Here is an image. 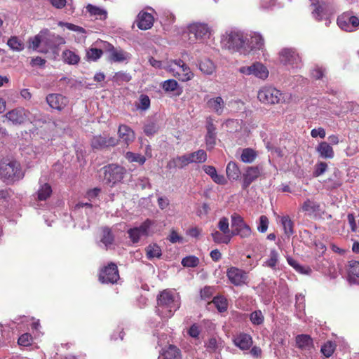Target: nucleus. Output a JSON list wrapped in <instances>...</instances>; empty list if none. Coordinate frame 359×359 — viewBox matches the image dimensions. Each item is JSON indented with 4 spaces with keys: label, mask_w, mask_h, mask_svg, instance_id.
Segmentation results:
<instances>
[{
    "label": "nucleus",
    "mask_w": 359,
    "mask_h": 359,
    "mask_svg": "<svg viewBox=\"0 0 359 359\" xmlns=\"http://www.w3.org/2000/svg\"><path fill=\"white\" fill-rule=\"evenodd\" d=\"M149 62L152 67L157 69H165L172 76L177 78L182 82L189 81L194 76V74L190 67L181 59L168 61L164 65L161 61L157 60L152 57L149 58Z\"/></svg>",
    "instance_id": "1"
},
{
    "label": "nucleus",
    "mask_w": 359,
    "mask_h": 359,
    "mask_svg": "<svg viewBox=\"0 0 359 359\" xmlns=\"http://www.w3.org/2000/svg\"><path fill=\"white\" fill-rule=\"evenodd\" d=\"M248 34L240 31L226 32L221 39L223 48L233 53L238 52L243 55H248Z\"/></svg>",
    "instance_id": "2"
},
{
    "label": "nucleus",
    "mask_w": 359,
    "mask_h": 359,
    "mask_svg": "<svg viewBox=\"0 0 359 359\" xmlns=\"http://www.w3.org/2000/svg\"><path fill=\"white\" fill-rule=\"evenodd\" d=\"M180 304L178 293H160L157 297V312L163 318H170Z\"/></svg>",
    "instance_id": "3"
},
{
    "label": "nucleus",
    "mask_w": 359,
    "mask_h": 359,
    "mask_svg": "<svg viewBox=\"0 0 359 359\" xmlns=\"http://www.w3.org/2000/svg\"><path fill=\"white\" fill-rule=\"evenodd\" d=\"M257 98L264 104H275L289 102L291 95L288 93H282L273 87L264 86L259 90Z\"/></svg>",
    "instance_id": "4"
},
{
    "label": "nucleus",
    "mask_w": 359,
    "mask_h": 359,
    "mask_svg": "<svg viewBox=\"0 0 359 359\" xmlns=\"http://www.w3.org/2000/svg\"><path fill=\"white\" fill-rule=\"evenodd\" d=\"M24 176L20 163L14 160L6 159L0 163V178L5 182H13Z\"/></svg>",
    "instance_id": "5"
},
{
    "label": "nucleus",
    "mask_w": 359,
    "mask_h": 359,
    "mask_svg": "<svg viewBox=\"0 0 359 359\" xmlns=\"http://www.w3.org/2000/svg\"><path fill=\"white\" fill-rule=\"evenodd\" d=\"M210 33L211 30L208 24L195 22L187 25L183 37H187L190 43H194L198 40L201 41L209 38Z\"/></svg>",
    "instance_id": "6"
},
{
    "label": "nucleus",
    "mask_w": 359,
    "mask_h": 359,
    "mask_svg": "<svg viewBox=\"0 0 359 359\" xmlns=\"http://www.w3.org/2000/svg\"><path fill=\"white\" fill-rule=\"evenodd\" d=\"M278 60L281 65L291 69L300 67L302 63L299 53L291 48L281 49L278 53Z\"/></svg>",
    "instance_id": "7"
},
{
    "label": "nucleus",
    "mask_w": 359,
    "mask_h": 359,
    "mask_svg": "<svg viewBox=\"0 0 359 359\" xmlns=\"http://www.w3.org/2000/svg\"><path fill=\"white\" fill-rule=\"evenodd\" d=\"M238 72L243 76H253L261 80H266L269 75L267 67L261 62H255L249 66H241Z\"/></svg>",
    "instance_id": "8"
},
{
    "label": "nucleus",
    "mask_w": 359,
    "mask_h": 359,
    "mask_svg": "<svg viewBox=\"0 0 359 359\" xmlns=\"http://www.w3.org/2000/svg\"><path fill=\"white\" fill-rule=\"evenodd\" d=\"M126 172V170L116 164H109L100 170V175H104V180L107 183L113 184L121 182Z\"/></svg>",
    "instance_id": "9"
},
{
    "label": "nucleus",
    "mask_w": 359,
    "mask_h": 359,
    "mask_svg": "<svg viewBox=\"0 0 359 359\" xmlns=\"http://www.w3.org/2000/svg\"><path fill=\"white\" fill-rule=\"evenodd\" d=\"M51 39H57L59 44H64L65 43L62 37L58 35H52L48 29H43L29 40V48L34 50H38L41 44L50 46L49 41H50Z\"/></svg>",
    "instance_id": "10"
},
{
    "label": "nucleus",
    "mask_w": 359,
    "mask_h": 359,
    "mask_svg": "<svg viewBox=\"0 0 359 359\" xmlns=\"http://www.w3.org/2000/svg\"><path fill=\"white\" fill-rule=\"evenodd\" d=\"M337 23L341 30L353 32L359 27V18L349 12H345L337 18Z\"/></svg>",
    "instance_id": "11"
},
{
    "label": "nucleus",
    "mask_w": 359,
    "mask_h": 359,
    "mask_svg": "<svg viewBox=\"0 0 359 359\" xmlns=\"http://www.w3.org/2000/svg\"><path fill=\"white\" fill-rule=\"evenodd\" d=\"M153 222L150 219L145 220L139 226L128 230V237L133 243H137L142 237H147L150 235V228Z\"/></svg>",
    "instance_id": "12"
},
{
    "label": "nucleus",
    "mask_w": 359,
    "mask_h": 359,
    "mask_svg": "<svg viewBox=\"0 0 359 359\" xmlns=\"http://www.w3.org/2000/svg\"><path fill=\"white\" fill-rule=\"evenodd\" d=\"M226 276L231 283L236 286H241L248 283V273L244 270L231 266L226 270Z\"/></svg>",
    "instance_id": "13"
},
{
    "label": "nucleus",
    "mask_w": 359,
    "mask_h": 359,
    "mask_svg": "<svg viewBox=\"0 0 359 359\" xmlns=\"http://www.w3.org/2000/svg\"><path fill=\"white\" fill-rule=\"evenodd\" d=\"M119 279V274L117 266L115 264L111 263L100 270L99 280L102 283H114Z\"/></svg>",
    "instance_id": "14"
},
{
    "label": "nucleus",
    "mask_w": 359,
    "mask_h": 359,
    "mask_svg": "<svg viewBox=\"0 0 359 359\" xmlns=\"http://www.w3.org/2000/svg\"><path fill=\"white\" fill-rule=\"evenodd\" d=\"M101 43L103 44V47L107 48L109 60L111 62H123L128 61L131 57V55L129 53L121 48H115L104 41H102Z\"/></svg>",
    "instance_id": "15"
},
{
    "label": "nucleus",
    "mask_w": 359,
    "mask_h": 359,
    "mask_svg": "<svg viewBox=\"0 0 359 359\" xmlns=\"http://www.w3.org/2000/svg\"><path fill=\"white\" fill-rule=\"evenodd\" d=\"M29 112L23 107H18L8 111L5 117L13 125H21L28 121Z\"/></svg>",
    "instance_id": "16"
},
{
    "label": "nucleus",
    "mask_w": 359,
    "mask_h": 359,
    "mask_svg": "<svg viewBox=\"0 0 359 359\" xmlns=\"http://www.w3.org/2000/svg\"><path fill=\"white\" fill-rule=\"evenodd\" d=\"M247 46L248 48V55L252 52L262 50L264 48V39L263 36L259 32H252L248 34Z\"/></svg>",
    "instance_id": "17"
},
{
    "label": "nucleus",
    "mask_w": 359,
    "mask_h": 359,
    "mask_svg": "<svg viewBox=\"0 0 359 359\" xmlns=\"http://www.w3.org/2000/svg\"><path fill=\"white\" fill-rule=\"evenodd\" d=\"M46 102L51 108L58 111L62 110L69 102L68 99L60 94H49Z\"/></svg>",
    "instance_id": "18"
},
{
    "label": "nucleus",
    "mask_w": 359,
    "mask_h": 359,
    "mask_svg": "<svg viewBox=\"0 0 359 359\" xmlns=\"http://www.w3.org/2000/svg\"><path fill=\"white\" fill-rule=\"evenodd\" d=\"M302 210L310 217H316L323 212L320 204L314 201L307 199L302 205Z\"/></svg>",
    "instance_id": "19"
},
{
    "label": "nucleus",
    "mask_w": 359,
    "mask_h": 359,
    "mask_svg": "<svg viewBox=\"0 0 359 359\" xmlns=\"http://www.w3.org/2000/svg\"><path fill=\"white\" fill-rule=\"evenodd\" d=\"M118 143V140L113 137L95 136L91 141V145L94 149H103L108 147H114Z\"/></svg>",
    "instance_id": "20"
},
{
    "label": "nucleus",
    "mask_w": 359,
    "mask_h": 359,
    "mask_svg": "<svg viewBox=\"0 0 359 359\" xmlns=\"http://www.w3.org/2000/svg\"><path fill=\"white\" fill-rule=\"evenodd\" d=\"M208 108L217 115H222L226 109V104L223 98L220 96L211 97L207 101Z\"/></svg>",
    "instance_id": "21"
},
{
    "label": "nucleus",
    "mask_w": 359,
    "mask_h": 359,
    "mask_svg": "<svg viewBox=\"0 0 359 359\" xmlns=\"http://www.w3.org/2000/svg\"><path fill=\"white\" fill-rule=\"evenodd\" d=\"M118 135L121 142L128 146L135 139L134 131L126 125H121L118 130Z\"/></svg>",
    "instance_id": "22"
},
{
    "label": "nucleus",
    "mask_w": 359,
    "mask_h": 359,
    "mask_svg": "<svg viewBox=\"0 0 359 359\" xmlns=\"http://www.w3.org/2000/svg\"><path fill=\"white\" fill-rule=\"evenodd\" d=\"M313 11L312 16L317 20H322L323 17L327 15L328 6L323 1H316L311 4Z\"/></svg>",
    "instance_id": "23"
},
{
    "label": "nucleus",
    "mask_w": 359,
    "mask_h": 359,
    "mask_svg": "<svg viewBox=\"0 0 359 359\" xmlns=\"http://www.w3.org/2000/svg\"><path fill=\"white\" fill-rule=\"evenodd\" d=\"M153 15L147 12L142 11L137 15V27L142 30L150 29L154 24Z\"/></svg>",
    "instance_id": "24"
},
{
    "label": "nucleus",
    "mask_w": 359,
    "mask_h": 359,
    "mask_svg": "<svg viewBox=\"0 0 359 359\" xmlns=\"http://www.w3.org/2000/svg\"><path fill=\"white\" fill-rule=\"evenodd\" d=\"M86 10L90 17L96 20H104L107 18L108 13L104 8L89 4L86 6Z\"/></svg>",
    "instance_id": "25"
},
{
    "label": "nucleus",
    "mask_w": 359,
    "mask_h": 359,
    "mask_svg": "<svg viewBox=\"0 0 359 359\" xmlns=\"http://www.w3.org/2000/svg\"><path fill=\"white\" fill-rule=\"evenodd\" d=\"M347 267L349 282L359 284V262L349 261Z\"/></svg>",
    "instance_id": "26"
},
{
    "label": "nucleus",
    "mask_w": 359,
    "mask_h": 359,
    "mask_svg": "<svg viewBox=\"0 0 359 359\" xmlns=\"http://www.w3.org/2000/svg\"><path fill=\"white\" fill-rule=\"evenodd\" d=\"M296 344L299 348L306 351H310L314 347L313 339L308 334L297 335L296 337Z\"/></svg>",
    "instance_id": "27"
},
{
    "label": "nucleus",
    "mask_w": 359,
    "mask_h": 359,
    "mask_svg": "<svg viewBox=\"0 0 359 359\" xmlns=\"http://www.w3.org/2000/svg\"><path fill=\"white\" fill-rule=\"evenodd\" d=\"M234 344L242 350H248L252 344L251 337L247 334H240L233 339Z\"/></svg>",
    "instance_id": "28"
},
{
    "label": "nucleus",
    "mask_w": 359,
    "mask_h": 359,
    "mask_svg": "<svg viewBox=\"0 0 359 359\" xmlns=\"http://www.w3.org/2000/svg\"><path fill=\"white\" fill-rule=\"evenodd\" d=\"M198 68L205 75H212L216 71V65L209 58H204L198 62Z\"/></svg>",
    "instance_id": "29"
},
{
    "label": "nucleus",
    "mask_w": 359,
    "mask_h": 359,
    "mask_svg": "<svg viewBox=\"0 0 359 359\" xmlns=\"http://www.w3.org/2000/svg\"><path fill=\"white\" fill-rule=\"evenodd\" d=\"M316 151L320 156L323 158H332L334 151L332 147L326 142H321L316 147Z\"/></svg>",
    "instance_id": "30"
},
{
    "label": "nucleus",
    "mask_w": 359,
    "mask_h": 359,
    "mask_svg": "<svg viewBox=\"0 0 359 359\" xmlns=\"http://www.w3.org/2000/svg\"><path fill=\"white\" fill-rule=\"evenodd\" d=\"M58 25H59V26H61V27H65L68 29L72 30V31L76 32V34H81V36H79L77 39V43H83L86 41V30L83 27L75 25L72 23L63 22H60L58 23Z\"/></svg>",
    "instance_id": "31"
},
{
    "label": "nucleus",
    "mask_w": 359,
    "mask_h": 359,
    "mask_svg": "<svg viewBox=\"0 0 359 359\" xmlns=\"http://www.w3.org/2000/svg\"><path fill=\"white\" fill-rule=\"evenodd\" d=\"M203 169L215 183L219 184H224L226 183L225 177L222 175H218L215 167L212 165H203Z\"/></svg>",
    "instance_id": "32"
},
{
    "label": "nucleus",
    "mask_w": 359,
    "mask_h": 359,
    "mask_svg": "<svg viewBox=\"0 0 359 359\" xmlns=\"http://www.w3.org/2000/svg\"><path fill=\"white\" fill-rule=\"evenodd\" d=\"M260 175V171L257 167H250L243 175V185L248 187Z\"/></svg>",
    "instance_id": "33"
},
{
    "label": "nucleus",
    "mask_w": 359,
    "mask_h": 359,
    "mask_svg": "<svg viewBox=\"0 0 359 359\" xmlns=\"http://www.w3.org/2000/svg\"><path fill=\"white\" fill-rule=\"evenodd\" d=\"M39 188L37 191V199L39 201H46L52 194V189L49 184L39 181Z\"/></svg>",
    "instance_id": "34"
},
{
    "label": "nucleus",
    "mask_w": 359,
    "mask_h": 359,
    "mask_svg": "<svg viewBox=\"0 0 359 359\" xmlns=\"http://www.w3.org/2000/svg\"><path fill=\"white\" fill-rule=\"evenodd\" d=\"M158 359H181V353L176 346L170 345L158 356Z\"/></svg>",
    "instance_id": "35"
},
{
    "label": "nucleus",
    "mask_w": 359,
    "mask_h": 359,
    "mask_svg": "<svg viewBox=\"0 0 359 359\" xmlns=\"http://www.w3.org/2000/svg\"><path fill=\"white\" fill-rule=\"evenodd\" d=\"M146 256L148 259L152 260L154 258H160L162 255L161 247L156 243H151L145 248Z\"/></svg>",
    "instance_id": "36"
},
{
    "label": "nucleus",
    "mask_w": 359,
    "mask_h": 359,
    "mask_svg": "<svg viewBox=\"0 0 359 359\" xmlns=\"http://www.w3.org/2000/svg\"><path fill=\"white\" fill-rule=\"evenodd\" d=\"M63 61L71 65H77L80 61V57L77 53L71 50H65L62 53Z\"/></svg>",
    "instance_id": "37"
},
{
    "label": "nucleus",
    "mask_w": 359,
    "mask_h": 359,
    "mask_svg": "<svg viewBox=\"0 0 359 359\" xmlns=\"http://www.w3.org/2000/svg\"><path fill=\"white\" fill-rule=\"evenodd\" d=\"M211 236L215 243L218 244H228L231 240V234H225L218 230H213Z\"/></svg>",
    "instance_id": "38"
},
{
    "label": "nucleus",
    "mask_w": 359,
    "mask_h": 359,
    "mask_svg": "<svg viewBox=\"0 0 359 359\" xmlns=\"http://www.w3.org/2000/svg\"><path fill=\"white\" fill-rule=\"evenodd\" d=\"M188 165V161L185 155L177 156L170 159L167 163L168 169L183 168Z\"/></svg>",
    "instance_id": "39"
},
{
    "label": "nucleus",
    "mask_w": 359,
    "mask_h": 359,
    "mask_svg": "<svg viewBox=\"0 0 359 359\" xmlns=\"http://www.w3.org/2000/svg\"><path fill=\"white\" fill-rule=\"evenodd\" d=\"M205 346L208 352L215 353L222 349L223 347V342L221 339H217L215 337H211L205 343Z\"/></svg>",
    "instance_id": "40"
},
{
    "label": "nucleus",
    "mask_w": 359,
    "mask_h": 359,
    "mask_svg": "<svg viewBox=\"0 0 359 359\" xmlns=\"http://www.w3.org/2000/svg\"><path fill=\"white\" fill-rule=\"evenodd\" d=\"M8 46L13 51L20 52L25 48V43L19 37L13 36L8 39Z\"/></svg>",
    "instance_id": "41"
},
{
    "label": "nucleus",
    "mask_w": 359,
    "mask_h": 359,
    "mask_svg": "<svg viewBox=\"0 0 359 359\" xmlns=\"http://www.w3.org/2000/svg\"><path fill=\"white\" fill-rule=\"evenodd\" d=\"M100 236V241L104 245L105 247L108 248L109 246L112 245L114 240V237L110 229H109L108 227H103L101 229Z\"/></svg>",
    "instance_id": "42"
},
{
    "label": "nucleus",
    "mask_w": 359,
    "mask_h": 359,
    "mask_svg": "<svg viewBox=\"0 0 359 359\" xmlns=\"http://www.w3.org/2000/svg\"><path fill=\"white\" fill-rule=\"evenodd\" d=\"M287 262L297 272L308 275L311 273V269L309 266H304L299 264L295 259L290 257H287Z\"/></svg>",
    "instance_id": "43"
},
{
    "label": "nucleus",
    "mask_w": 359,
    "mask_h": 359,
    "mask_svg": "<svg viewBox=\"0 0 359 359\" xmlns=\"http://www.w3.org/2000/svg\"><path fill=\"white\" fill-rule=\"evenodd\" d=\"M257 156L256 151L251 148H245L242 150L241 160L246 163H250L255 161Z\"/></svg>",
    "instance_id": "44"
},
{
    "label": "nucleus",
    "mask_w": 359,
    "mask_h": 359,
    "mask_svg": "<svg viewBox=\"0 0 359 359\" xmlns=\"http://www.w3.org/2000/svg\"><path fill=\"white\" fill-rule=\"evenodd\" d=\"M279 254L276 249H271L269 255V259L264 263V266L275 269L278 263Z\"/></svg>",
    "instance_id": "45"
},
{
    "label": "nucleus",
    "mask_w": 359,
    "mask_h": 359,
    "mask_svg": "<svg viewBox=\"0 0 359 359\" xmlns=\"http://www.w3.org/2000/svg\"><path fill=\"white\" fill-rule=\"evenodd\" d=\"M226 175L231 180H237L241 174L237 164L234 162H229L226 166Z\"/></svg>",
    "instance_id": "46"
},
{
    "label": "nucleus",
    "mask_w": 359,
    "mask_h": 359,
    "mask_svg": "<svg viewBox=\"0 0 359 359\" xmlns=\"http://www.w3.org/2000/svg\"><path fill=\"white\" fill-rule=\"evenodd\" d=\"M337 348V344L332 341H326L320 348V352L326 358H329L332 355Z\"/></svg>",
    "instance_id": "47"
},
{
    "label": "nucleus",
    "mask_w": 359,
    "mask_h": 359,
    "mask_svg": "<svg viewBox=\"0 0 359 359\" xmlns=\"http://www.w3.org/2000/svg\"><path fill=\"white\" fill-rule=\"evenodd\" d=\"M233 235H238L242 238H249L252 234V229L246 222L241 227L237 228L232 232Z\"/></svg>",
    "instance_id": "48"
},
{
    "label": "nucleus",
    "mask_w": 359,
    "mask_h": 359,
    "mask_svg": "<svg viewBox=\"0 0 359 359\" xmlns=\"http://www.w3.org/2000/svg\"><path fill=\"white\" fill-rule=\"evenodd\" d=\"M286 236L290 237L293 234V223L288 216H283L280 219Z\"/></svg>",
    "instance_id": "49"
},
{
    "label": "nucleus",
    "mask_w": 359,
    "mask_h": 359,
    "mask_svg": "<svg viewBox=\"0 0 359 359\" xmlns=\"http://www.w3.org/2000/svg\"><path fill=\"white\" fill-rule=\"evenodd\" d=\"M102 50L96 47H91L86 50V58L89 61H96L102 55Z\"/></svg>",
    "instance_id": "50"
},
{
    "label": "nucleus",
    "mask_w": 359,
    "mask_h": 359,
    "mask_svg": "<svg viewBox=\"0 0 359 359\" xmlns=\"http://www.w3.org/2000/svg\"><path fill=\"white\" fill-rule=\"evenodd\" d=\"M212 302L218 309L219 312H223L226 310L227 309V300L226 299L222 296V295H218L217 297H215Z\"/></svg>",
    "instance_id": "51"
},
{
    "label": "nucleus",
    "mask_w": 359,
    "mask_h": 359,
    "mask_svg": "<svg viewBox=\"0 0 359 359\" xmlns=\"http://www.w3.org/2000/svg\"><path fill=\"white\" fill-rule=\"evenodd\" d=\"M217 227L219 229L218 231H222L225 234H231V236H233V233L229 229V219L226 217H223L219 219Z\"/></svg>",
    "instance_id": "52"
},
{
    "label": "nucleus",
    "mask_w": 359,
    "mask_h": 359,
    "mask_svg": "<svg viewBox=\"0 0 359 359\" xmlns=\"http://www.w3.org/2000/svg\"><path fill=\"white\" fill-rule=\"evenodd\" d=\"M126 158L129 162H136L140 163V165L144 164L146 161V158L144 156L139 154H135L130 151L126 154Z\"/></svg>",
    "instance_id": "53"
},
{
    "label": "nucleus",
    "mask_w": 359,
    "mask_h": 359,
    "mask_svg": "<svg viewBox=\"0 0 359 359\" xmlns=\"http://www.w3.org/2000/svg\"><path fill=\"white\" fill-rule=\"evenodd\" d=\"M161 86L165 92H173L177 89L178 83L175 79H168L163 81Z\"/></svg>",
    "instance_id": "54"
},
{
    "label": "nucleus",
    "mask_w": 359,
    "mask_h": 359,
    "mask_svg": "<svg viewBox=\"0 0 359 359\" xmlns=\"http://www.w3.org/2000/svg\"><path fill=\"white\" fill-rule=\"evenodd\" d=\"M182 264L184 267H195L199 263V259L195 256H188L182 259Z\"/></svg>",
    "instance_id": "55"
},
{
    "label": "nucleus",
    "mask_w": 359,
    "mask_h": 359,
    "mask_svg": "<svg viewBox=\"0 0 359 359\" xmlns=\"http://www.w3.org/2000/svg\"><path fill=\"white\" fill-rule=\"evenodd\" d=\"M150 107V99L146 95H141L139 99V103L137 105L138 109L145 111Z\"/></svg>",
    "instance_id": "56"
},
{
    "label": "nucleus",
    "mask_w": 359,
    "mask_h": 359,
    "mask_svg": "<svg viewBox=\"0 0 359 359\" xmlns=\"http://www.w3.org/2000/svg\"><path fill=\"white\" fill-rule=\"evenodd\" d=\"M131 79V76L125 72H118L114 76V80L118 84H121L123 82H128Z\"/></svg>",
    "instance_id": "57"
},
{
    "label": "nucleus",
    "mask_w": 359,
    "mask_h": 359,
    "mask_svg": "<svg viewBox=\"0 0 359 359\" xmlns=\"http://www.w3.org/2000/svg\"><path fill=\"white\" fill-rule=\"evenodd\" d=\"M231 226L236 230L237 228L241 227L243 224L245 223L244 219L238 214H233L231 217Z\"/></svg>",
    "instance_id": "58"
},
{
    "label": "nucleus",
    "mask_w": 359,
    "mask_h": 359,
    "mask_svg": "<svg viewBox=\"0 0 359 359\" xmlns=\"http://www.w3.org/2000/svg\"><path fill=\"white\" fill-rule=\"evenodd\" d=\"M269 224V221L266 216H265V215L260 216L259 224L257 226L258 231H259L261 233H265L268 229Z\"/></svg>",
    "instance_id": "59"
},
{
    "label": "nucleus",
    "mask_w": 359,
    "mask_h": 359,
    "mask_svg": "<svg viewBox=\"0 0 359 359\" xmlns=\"http://www.w3.org/2000/svg\"><path fill=\"white\" fill-rule=\"evenodd\" d=\"M250 320L254 325H260L264 321V316L260 311H256L251 313Z\"/></svg>",
    "instance_id": "60"
},
{
    "label": "nucleus",
    "mask_w": 359,
    "mask_h": 359,
    "mask_svg": "<svg viewBox=\"0 0 359 359\" xmlns=\"http://www.w3.org/2000/svg\"><path fill=\"white\" fill-rule=\"evenodd\" d=\"M195 163H203L207 160V154L204 150L200 149L193 152Z\"/></svg>",
    "instance_id": "61"
},
{
    "label": "nucleus",
    "mask_w": 359,
    "mask_h": 359,
    "mask_svg": "<svg viewBox=\"0 0 359 359\" xmlns=\"http://www.w3.org/2000/svg\"><path fill=\"white\" fill-rule=\"evenodd\" d=\"M32 339V336L28 333H25L19 337L18 343L20 346H27L31 344Z\"/></svg>",
    "instance_id": "62"
},
{
    "label": "nucleus",
    "mask_w": 359,
    "mask_h": 359,
    "mask_svg": "<svg viewBox=\"0 0 359 359\" xmlns=\"http://www.w3.org/2000/svg\"><path fill=\"white\" fill-rule=\"evenodd\" d=\"M158 129V126L152 122L145 125L144 131L147 135H153L157 132Z\"/></svg>",
    "instance_id": "63"
},
{
    "label": "nucleus",
    "mask_w": 359,
    "mask_h": 359,
    "mask_svg": "<svg viewBox=\"0 0 359 359\" xmlns=\"http://www.w3.org/2000/svg\"><path fill=\"white\" fill-rule=\"evenodd\" d=\"M327 165L326 163L320 162L316 165L313 175L316 177H318L323 175L327 170Z\"/></svg>",
    "instance_id": "64"
}]
</instances>
